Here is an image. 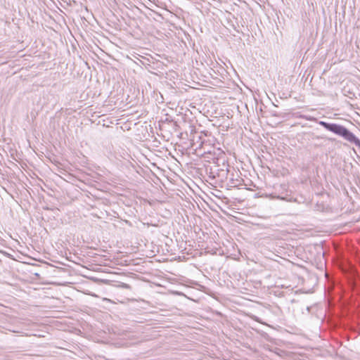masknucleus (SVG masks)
Segmentation results:
<instances>
[{"label": "nucleus", "instance_id": "f257e3e1", "mask_svg": "<svg viewBox=\"0 0 360 360\" xmlns=\"http://www.w3.org/2000/svg\"><path fill=\"white\" fill-rule=\"evenodd\" d=\"M319 124L327 130L344 138L347 141L360 146V140L345 127L335 123H328L324 121H320Z\"/></svg>", "mask_w": 360, "mask_h": 360}, {"label": "nucleus", "instance_id": "f03ea898", "mask_svg": "<svg viewBox=\"0 0 360 360\" xmlns=\"http://www.w3.org/2000/svg\"><path fill=\"white\" fill-rule=\"evenodd\" d=\"M122 286H123L124 288H127V289H128V288H130V287H129V285L128 284H126V283H123V285H122Z\"/></svg>", "mask_w": 360, "mask_h": 360}, {"label": "nucleus", "instance_id": "7ed1b4c3", "mask_svg": "<svg viewBox=\"0 0 360 360\" xmlns=\"http://www.w3.org/2000/svg\"><path fill=\"white\" fill-rule=\"evenodd\" d=\"M194 228V231L195 232L196 231V226H193ZM197 228H199V226H197Z\"/></svg>", "mask_w": 360, "mask_h": 360}]
</instances>
